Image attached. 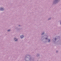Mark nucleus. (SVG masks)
<instances>
[{
	"mask_svg": "<svg viewBox=\"0 0 61 61\" xmlns=\"http://www.w3.org/2000/svg\"><path fill=\"white\" fill-rule=\"evenodd\" d=\"M15 39H16V38H14V40H15Z\"/></svg>",
	"mask_w": 61,
	"mask_h": 61,
	"instance_id": "0eeeda50",
	"label": "nucleus"
},
{
	"mask_svg": "<svg viewBox=\"0 0 61 61\" xmlns=\"http://www.w3.org/2000/svg\"><path fill=\"white\" fill-rule=\"evenodd\" d=\"M0 10H1L2 11H3V10H4V9H3V8H1Z\"/></svg>",
	"mask_w": 61,
	"mask_h": 61,
	"instance_id": "f03ea898",
	"label": "nucleus"
},
{
	"mask_svg": "<svg viewBox=\"0 0 61 61\" xmlns=\"http://www.w3.org/2000/svg\"><path fill=\"white\" fill-rule=\"evenodd\" d=\"M20 37H21V38H23L24 37V36H20Z\"/></svg>",
	"mask_w": 61,
	"mask_h": 61,
	"instance_id": "f257e3e1",
	"label": "nucleus"
},
{
	"mask_svg": "<svg viewBox=\"0 0 61 61\" xmlns=\"http://www.w3.org/2000/svg\"><path fill=\"white\" fill-rule=\"evenodd\" d=\"M44 34V33H42V35H43V34Z\"/></svg>",
	"mask_w": 61,
	"mask_h": 61,
	"instance_id": "6e6552de",
	"label": "nucleus"
},
{
	"mask_svg": "<svg viewBox=\"0 0 61 61\" xmlns=\"http://www.w3.org/2000/svg\"><path fill=\"white\" fill-rule=\"evenodd\" d=\"M55 40H56V38H55Z\"/></svg>",
	"mask_w": 61,
	"mask_h": 61,
	"instance_id": "1a4fd4ad",
	"label": "nucleus"
},
{
	"mask_svg": "<svg viewBox=\"0 0 61 61\" xmlns=\"http://www.w3.org/2000/svg\"><path fill=\"white\" fill-rule=\"evenodd\" d=\"M17 39L16 40H15V41H17Z\"/></svg>",
	"mask_w": 61,
	"mask_h": 61,
	"instance_id": "39448f33",
	"label": "nucleus"
},
{
	"mask_svg": "<svg viewBox=\"0 0 61 61\" xmlns=\"http://www.w3.org/2000/svg\"><path fill=\"white\" fill-rule=\"evenodd\" d=\"M46 39H47V38H46Z\"/></svg>",
	"mask_w": 61,
	"mask_h": 61,
	"instance_id": "423d86ee",
	"label": "nucleus"
},
{
	"mask_svg": "<svg viewBox=\"0 0 61 61\" xmlns=\"http://www.w3.org/2000/svg\"><path fill=\"white\" fill-rule=\"evenodd\" d=\"M10 30H8V32H9V31H10Z\"/></svg>",
	"mask_w": 61,
	"mask_h": 61,
	"instance_id": "7ed1b4c3",
	"label": "nucleus"
},
{
	"mask_svg": "<svg viewBox=\"0 0 61 61\" xmlns=\"http://www.w3.org/2000/svg\"><path fill=\"white\" fill-rule=\"evenodd\" d=\"M50 42V40H49L48 42Z\"/></svg>",
	"mask_w": 61,
	"mask_h": 61,
	"instance_id": "20e7f679",
	"label": "nucleus"
}]
</instances>
